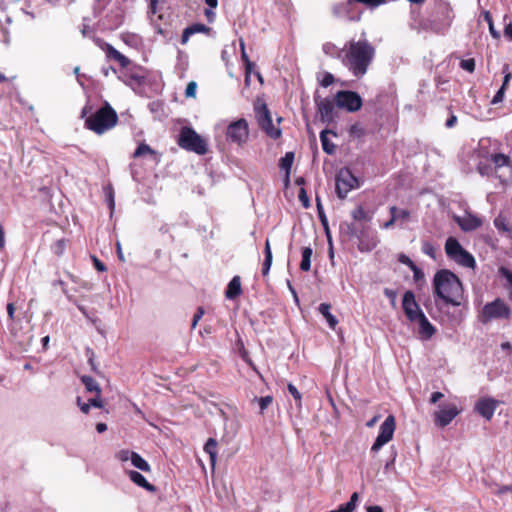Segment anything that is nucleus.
I'll use <instances>...</instances> for the list:
<instances>
[{
  "instance_id": "a211bd4d",
  "label": "nucleus",
  "mask_w": 512,
  "mask_h": 512,
  "mask_svg": "<svg viewBox=\"0 0 512 512\" xmlns=\"http://www.w3.org/2000/svg\"><path fill=\"white\" fill-rule=\"evenodd\" d=\"M241 277L235 275L227 285L225 290V297L229 300H234L242 294Z\"/></svg>"
},
{
  "instance_id": "864d4df0",
  "label": "nucleus",
  "mask_w": 512,
  "mask_h": 512,
  "mask_svg": "<svg viewBox=\"0 0 512 512\" xmlns=\"http://www.w3.org/2000/svg\"><path fill=\"white\" fill-rule=\"evenodd\" d=\"M203 315H204V308L200 306V307H198L196 313L193 316L192 325H191L192 329H194L197 326L199 320L202 318Z\"/></svg>"
},
{
  "instance_id": "aec40b11",
  "label": "nucleus",
  "mask_w": 512,
  "mask_h": 512,
  "mask_svg": "<svg viewBox=\"0 0 512 512\" xmlns=\"http://www.w3.org/2000/svg\"><path fill=\"white\" fill-rule=\"evenodd\" d=\"M457 222L461 229L464 231H472L482 225L481 219L471 214H467L462 218H458Z\"/></svg>"
},
{
  "instance_id": "e433bc0d",
  "label": "nucleus",
  "mask_w": 512,
  "mask_h": 512,
  "mask_svg": "<svg viewBox=\"0 0 512 512\" xmlns=\"http://www.w3.org/2000/svg\"><path fill=\"white\" fill-rule=\"evenodd\" d=\"M491 161L494 164L495 169L509 165V157L502 153L491 155Z\"/></svg>"
},
{
  "instance_id": "f3484780",
  "label": "nucleus",
  "mask_w": 512,
  "mask_h": 512,
  "mask_svg": "<svg viewBox=\"0 0 512 512\" xmlns=\"http://www.w3.org/2000/svg\"><path fill=\"white\" fill-rule=\"evenodd\" d=\"M103 50L105 51L107 58L118 62L121 68H127L130 65L131 61L111 44L105 43Z\"/></svg>"
},
{
  "instance_id": "052dcab7",
  "label": "nucleus",
  "mask_w": 512,
  "mask_h": 512,
  "mask_svg": "<svg viewBox=\"0 0 512 512\" xmlns=\"http://www.w3.org/2000/svg\"><path fill=\"white\" fill-rule=\"evenodd\" d=\"M422 250L425 254L431 256L432 258H435V251H434V247L429 244V243H424L423 244V247H422Z\"/></svg>"
},
{
  "instance_id": "de8ad7c7",
  "label": "nucleus",
  "mask_w": 512,
  "mask_h": 512,
  "mask_svg": "<svg viewBox=\"0 0 512 512\" xmlns=\"http://www.w3.org/2000/svg\"><path fill=\"white\" fill-rule=\"evenodd\" d=\"M197 83L195 81H190L185 89V97L194 98L196 95Z\"/></svg>"
},
{
  "instance_id": "39448f33",
  "label": "nucleus",
  "mask_w": 512,
  "mask_h": 512,
  "mask_svg": "<svg viewBox=\"0 0 512 512\" xmlns=\"http://www.w3.org/2000/svg\"><path fill=\"white\" fill-rule=\"evenodd\" d=\"M255 119L259 128L270 138L277 140L281 137V129L275 127L268 106L264 101L257 100L254 105Z\"/></svg>"
},
{
  "instance_id": "6e6552de",
  "label": "nucleus",
  "mask_w": 512,
  "mask_h": 512,
  "mask_svg": "<svg viewBox=\"0 0 512 512\" xmlns=\"http://www.w3.org/2000/svg\"><path fill=\"white\" fill-rule=\"evenodd\" d=\"M226 138L239 146L245 144L249 138L248 122L244 118L231 122L226 129Z\"/></svg>"
},
{
  "instance_id": "9d476101",
  "label": "nucleus",
  "mask_w": 512,
  "mask_h": 512,
  "mask_svg": "<svg viewBox=\"0 0 512 512\" xmlns=\"http://www.w3.org/2000/svg\"><path fill=\"white\" fill-rule=\"evenodd\" d=\"M395 428V417L393 415L387 416L380 426L379 434L371 447V452H378L385 444L392 440Z\"/></svg>"
},
{
  "instance_id": "5701e85b",
  "label": "nucleus",
  "mask_w": 512,
  "mask_h": 512,
  "mask_svg": "<svg viewBox=\"0 0 512 512\" xmlns=\"http://www.w3.org/2000/svg\"><path fill=\"white\" fill-rule=\"evenodd\" d=\"M147 155L150 156L156 162L159 161V154H158V152L155 151L154 149H152L148 144H146L144 142L140 143L138 145V147L134 151L132 157L133 158H140V157L147 156Z\"/></svg>"
},
{
  "instance_id": "4d7b16f0",
  "label": "nucleus",
  "mask_w": 512,
  "mask_h": 512,
  "mask_svg": "<svg viewBox=\"0 0 512 512\" xmlns=\"http://www.w3.org/2000/svg\"><path fill=\"white\" fill-rule=\"evenodd\" d=\"M398 261L406 266H408L410 269L414 267L416 264L405 254H400L398 257Z\"/></svg>"
},
{
  "instance_id": "4be33fe9",
  "label": "nucleus",
  "mask_w": 512,
  "mask_h": 512,
  "mask_svg": "<svg viewBox=\"0 0 512 512\" xmlns=\"http://www.w3.org/2000/svg\"><path fill=\"white\" fill-rule=\"evenodd\" d=\"M128 476L130 480L137 486L144 488L149 492H154L156 490L155 486L149 483L141 473L135 470H131L128 472Z\"/></svg>"
},
{
  "instance_id": "ddd939ff",
  "label": "nucleus",
  "mask_w": 512,
  "mask_h": 512,
  "mask_svg": "<svg viewBox=\"0 0 512 512\" xmlns=\"http://www.w3.org/2000/svg\"><path fill=\"white\" fill-rule=\"evenodd\" d=\"M498 405L499 401L490 397H483L476 402L474 410L486 420L490 421Z\"/></svg>"
},
{
  "instance_id": "bf43d9fd",
  "label": "nucleus",
  "mask_w": 512,
  "mask_h": 512,
  "mask_svg": "<svg viewBox=\"0 0 512 512\" xmlns=\"http://www.w3.org/2000/svg\"><path fill=\"white\" fill-rule=\"evenodd\" d=\"M90 406L96 407V408H102L103 402L101 400V395L96 394L94 398H91L89 400Z\"/></svg>"
},
{
  "instance_id": "1a4fd4ad",
  "label": "nucleus",
  "mask_w": 512,
  "mask_h": 512,
  "mask_svg": "<svg viewBox=\"0 0 512 512\" xmlns=\"http://www.w3.org/2000/svg\"><path fill=\"white\" fill-rule=\"evenodd\" d=\"M359 186L357 177L349 169H342L336 176V194L340 199H345L347 194Z\"/></svg>"
},
{
  "instance_id": "423d86ee",
  "label": "nucleus",
  "mask_w": 512,
  "mask_h": 512,
  "mask_svg": "<svg viewBox=\"0 0 512 512\" xmlns=\"http://www.w3.org/2000/svg\"><path fill=\"white\" fill-rule=\"evenodd\" d=\"M511 308L501 298H496L494 301L486 303L480 313V321L487 324L492 320L509 321L511 319Z\"/></svg>"
},
{
  "instance_id": "680f3d73",
  "label": "nucleus",
  "mask_w": 512,
  "mask_h": 512,
  "mask_svg": "<svg viewBox=\"0 0 512 512\" xmlns=\"http://www.w3.org/2000/svg\"><path fill=\"white\" fill-rule=\"evenodd\" d=\"M77 404L78 406L80 407V410L84 413V414H88L89 411H90V404L89 402L88 403H81V398L80 397H77Z\"/></svg>"
},
{
  "instance_id": "c85d7f7f",
  "label": "nucleus",
  "mask_w": 512,
  "mask_h": 512,
  "mask_svg": "<svg viewBox=\"0 0 512 512\" xmlns=\"http://www.w3.org/2000/svg\"><path fill=\"white\" fill-rule=\"evenodd\" d=\"M217 446V441L214 438H209L204 445V451L209 455L212 467L216 464Z\"/></svg>"
},
{
  "instance_id": "f257e3e1",
  "label": "nucleus",
  "mask_w": 512,
  "mask_h": 512,
  "mask_svg": "<svg viewBox=\"0 0 512 512\" xmlns=\"http://www.w3.org/2000/svg\"><path fill=\"white\" fill-rule=\"evenodd\" d=\"M375 53L374 46L368 40L352 39L337 51L336 58L353 76L362 78L372 64Z\"/></svg>"
},
{
  "instance_id": "774afa93",
  "label": "nucleus",
  "mask_w": 512,
  "mask_h": 512,
  "mask_svg": "<svg viewBox=\"0 0 512 512\" xmlns=\"http://www.w3.org/2000/svg\"><path fill=\"white\" fill-rule=\"evenodd\" d=\"M130 455H131V452L128 451V450H121L119 453H118V458L121 460V461H127L129 458H130Z\"/></svg>"
},
{
  "instance_id": "4468645a",
  "label": "nucleus",
  "mask_w": 512,
  "mask_h": 512,
  "mask_svg": "<svg viewBox=\"0 0 512 512\" xmlns=\"http://www.w3.org/2000/svg\"><path fill=\"white\" fill-rule=\"evenodd\" d=\"M458 414L459 410L456 405H447L435 413L434 422L436 426L444 428L449 425Z\"/></svg>"
},
{
  "instance_id": "9b49d317",
  "label": "nucleus",
  "mask_w": 512,
  "mask_h": 512,
  "mask_svg": "<svg viewBox=\"0 0 512 512\" xmlns=\"http://www.w3.org/2000/svg\"><path fill=\"white\" fill-rule=\"evenodd\" d=\"M315 104L317 108V113L320 117V121L325 124H330L334 121V109L335 105L333 101L326 97V98H315Z\"/></svg>"
},
{
  "instance_id": "c756f323",
  "label": "nucleus",
  "mask_w": 512,
  "mask_h": 512,
  "mask_svg": "<svg viewBox=\"0 0 512 512\" xmlns=\"http://www.w3.org/2000/svg\"><path fill=\"white\" fill-rule=\"evenodd\" d=\"M358 497V493L354 492L347 503L341 504L338 508L333 509L330 512H353L356 508Z\"/></svg>"
},
{
  "instance_id": "4c0bfd02",
  "label": "nucleus",
  "mask_w": 512,
  "mask_h": 512,
  "mask_svg": "<svg viewBox=\"0 0 512 512\" xmlns=\"http://www.w3.org/2000/svg\"><path fill=\"white\" fill-rule=\"evenodd\" d=\"M66 246H67V240L59 239L52 244L51 250L55 255L62 256L66 250Z\"/></svg>"
},
{
  "instance_id": "8fccbe9b",
  "label": "nucleus",
  "mask_w": 512,
  "mask_h": 512,
  "mask_svg": "<svg viewBox=\"0 0 512 512\" xmlns=\"http://www.w3.org/2000/svg\"><path fill=\"white\" fill-rule=\"evenodd\" d=\"M350 135H354L357 137H362L365 134L364 129L359 124H353L349 129Z\"/></svg>"
},
{
  "instance_id": "13d9d810",
  "label": "nucleus",
  "mask_w": 512,
  "mask_h": 512,
  "mask_svg": "<svg viewBox=\"0 0 512 512\" xmlns=\"http://www.w3.org/2000/svg\"><path fill=\"white\" fill-rule=\"evenodd\" d=\"M504 94H505L504 87H500V89L494 95L491 103L492 104H498V103L502 102L503 99H504Z\"/></svg>"
},
{
  "instance_id": "f704fd0d",
  "label": "nucleus",
  "mask_w": 512,
  "mask_h": 512,
  "mask_svg": "<svg viewBox=\"0 0 512 512\" xmlns=\"http://www.w3.org/2000/svg\"><path fill=\"white\" fill-rule=\"evenodd\" d=\"M494 225L498 230L505 232L511 231L512 227L508 221L507 216L504 213H500L494 220Z\"/></svg>"
},
{
  "instance_id": "c03bdc74",
  "label": "nucleus",
  "mask_w": 512,
  "mask_h": 512,
  "mask_svg": "<svg viewBox=\"0 0 512 512\" xmlns=\"http://www.w3.org/2000/svg\"><path fill=\"white\" fill-rule=\"evenodd\" d=\"M460 67L469 73H473L475 70V60L473 58L462 59L460 61Z\"/></svg>"
},
{
  "instance_id": "09e8293b",
  "label": "nucleus",
  "mask_w": 512,
  "mask_h": 512,
  "mask_svg": "<svg viewBox=\"0 0 512 512\" xmlns=\"http://www.w3.org/2000/svg\"><path fill=\"white\" fill-rule=\"evenodd\" d=\"M317 209H318V216H319V219L321 221V223L323 224V226L328 229V222H327V218H326V215L323 211V208H322V205H321V202H320V199L317 197Z\"/></svg>"
},
{
  "instance_id": "cd10ccee",
  "label": "nucleus",
  "mask_w": 512,
  "mask_h": 512,
  "mask_svg": "<svg viewBox=\"0 0 512 512\" xmlns=\"http://www.w3.org/2000/svg\"><path fill=\"white\" fill-rule=\"evenodd\" d=\"M453 261L467 268H474L476 265L474 257L465 249Z\"/></svg>"
},
{
  "instance_id": "79ce46f5",
  "label": "nucleus",
  "mask_w": 512,
  "mask_h": 512,
  "mask_svg": "<svg viewBox=\"0 0 512 512\" xmlns=\"http://www.w3.org/2000/svg\"><path fill=\"white\" fill-rule=\"evenodd\" d=\"M352 217L356 221L368 220L367 212L362 206H358L352 211Z\"/></svg>"
},
{
  "instance_id": "e2e57ef3",
  "label": "nucleus",
  "mask_w": 512,
  "mask_h": 512,
  "mask_svg": "<svg viewBox=\"0 0 512 512\" xmlns=\"http://www.w3.org/2000/svg\"><path fill=\"white\" fill-rule=\"evenodd\" d=\"M15 305L14 303H8L7 304V314H8V317L11 321H13L15 319Z\"/></svg>"
},
{
  "instance_id": "473e14b6",
  "label": "nucleus",
  "mask_w": 512,
  "mask_h": 512,
  "mask_svg": "<svg viewBox=\"0 0 512 512\" xmlns=\"http://www.w3.org/2000/svg\"><path fill=\"white\" fill-rule=\"evenodd\" d=\"M499 274L506 279L505 289L507 291L508 298L512 301V271L501 266L499 268Z\"/></svg>"
},
{
  "instance_id": "f8f14e48",
  "label": "nucleus",
  "mask_w": 512,
  "mask_h": 512,
  "mask_svg": "<svg viewBox=\"0 0 512 512\" xmlns=\"http://www.w3.org/2000/svg\"><path fill=\"white\" fill-rule=\"evenodd\" d=\"M402 308L405 316L410 322H415V319L418 317V313H423L415 299L414 293L411 290H408L404 293L402 299Z\"/></svg>"
},
{
  "instance_id": "dca6fc26",
  "label": "nucleus",
  "mask_w": 512,
  "mask_h": 512,
  "mask_svg": "<svg viewBox=\"0 0 512 512\" xmlns=\"http://www.w3.org/2000/svg\"><path fill=\"white\" fill-rule=\"evenodd\" d=\"M414 323L419 325V337L421 340H429L436 333V328L430 323L424 313H418Z\"/></svg>"
},
{
  "instance_id": "2eb2a0df",
  "label": "nucleus",
  "mask_w": 512,
  "mask_h": 512,
  "mask_svg": "<svg viewBox=\"0 0 512 512\" xmlns=\"http://www.w3.org/2000/svg\"><path fill=\"white\" fill-rule=\"evenodd\" d=\"M390 219L383 224L384 229H389L397 223H403L409 220L411 212L408 209H401L397 206H391L389 208Z\"/></svg>"
},
{
  "instance_id": "a878e982",
  "label": "nucleus",
  "mask_w": 512,
  "mask_h": 512,
  "mask_svg": "<svg viewBox=\"0 0 512 512\" xmlns=\"http://www.w3.org/2000/svg\"><path fill=\"white\" fill-rule=\"evenodd\" d=\"M264 255H265V258H264V261L262 264L261 272H262V275L264 277H266L269 274V271H270V268L272 265V260H273V255H272V250H271L269 239H266V241H265Z\"/></svg>"
},
{
  "instance_id": "3c124183",
  "label": "nucleus",
  "mask_w": 512,
  "mask_h": 512,
  "mask_svg": "<svg viewBox=\"0 0 512 512\" xmlns=\"http://www.w3.org/2000/svg\"><path fill=\"white\" fill-rule=\"evenodd\" d=\"M334 81H335L334 76H333L331 73L326 72V73L324 74V76H323V78H322V80H321L320 84H321V86H322V87H328V86H330L331 84H333V83H334Z\"/></svg>"
},
{
  "instance_id": "338daca9",
  "label": "nucleus",
  "mask_w": 512,
  "mask_h": 512,
  "mask_svg": "<svg viewBox=\"0 0 512 512\" xmlns=\"http://www.w3.org/2000/svg\"><path fill=\"white\" fill-rule=\"evenodd\" d=\"M160 2V0H150V3H149V12L152 13V14H156L157 11H158V3Z\"/></svg>"
},
{
  "instance_id": "5fc2aeb1",
  "label": "nucleus",
  "mask_w": 512,
  "mask_h": 512,
  "mask_svg": "<svg viewBox=\"0 0 512 512\" xmlns=\"http://www.w3.org/2000/svg\"><path fill=\"white\" fill-rule=\"evenodd\" d=\"M384 295L390 299L391 301V304L393 307H395L396 305V297H397V292L395 290H392V289H389V288H385L384 289Z\"/></svg>"
},
{
  "instance_id": "603ef678",
  "label": "nucleus",
  "mask_w": 512,
  "mask_h": 512,
  "mask_svg": "<svg viewBox=\"0 0 512 512\" xmlns=\"http://www.w3.org/2000/svg\"><path fill=\"white\" fill-rule=\"evenodd\" d=\"M91 259L93 261V265L95 267V269L99 272H104L107 270V267L106 265L100 260L98 259V257H96L95 255L91 256Z\"/></svg>"
},
{
  "instance_id": "a18cd8bd",
  "label": "nucleus",
  "mask_w": 512,
  "mask_h": 512,
  "mask_svg": "<svg viewBox=\"0 0 512 512\" xmlns=\"http://www.w3.org/2000/svg\"><path fill=\"white\" fill-rule=\"evenodd\" d=\"M298 199L304 208L310 207V199H309L306 189L304 187H300L299 192H298Z\"/></svg>"
},
{
  "instance_id": "37998d69",
  "label": "nucleus",
  "mask_w": 512,
  "mask_h": 512,
  "mask_svg": "<svg viewBox=\"0 0 512 512\" xmlns=\"http://www.w3.org/2000/svg\"><path fill=\"white\" fill-rule=\"evenodd\" d=\"M260 407V413L263 414L264 411L268 408L269 405L273 402V397L271 395L256 398Z\"/></svg>"
},
{
  "instance_id": "58836bf2",
  "label": "nucleus",
  "mask_w": 512,
  "mask_h": 512,
  "mask_svg": "<svg viewBox=\"0 0 512 512\" xmlns=\"http://www.w3.org/2000/svg\"><path fill=\"white\" fill-rule=\"evenodd\" d=\"M483 17L489 26V31H490V34L492 35V37H494L495 39H498L500 37V33L494 27L493 18L491 16V13L489 11H484Z\"/></svg>"
},
{
  "instance_id": "72a5a7b5",
  "label": "nucleus",
  "mask_w": 512,
  "mask_h": 512,
  "mask_svg": "<svg viewBox=\"0 0 512 512\" xmlns=\"http://www.w3.org/2000/svg\"><path fill=\"white\" fill-rule=\"evenodd\" d=\"M313 251L310 247H304L302 249V260L300 263V269L302 271H309L311 268V257H312Z\"/></svg>"
},
{
  "instance_id": "7ed1b4c3",
  "label": "nucleus",
  "mask_w": 512,
  "mask_h": 512,
  "mask_svg": "<svg viewBox=\"0 0 512 512\" xmlns=\"http://www.w3.org/2000/svg\"><path fill=\"white\" fill-rule=\"evenodd\" d=\"M118 120L116 110L108 102H105L96 112L85 118L84 125L86 129L102 135L114 128Z\"/></svg>"
},
{
  "instance_id": "20e7f679",
  "label": "nucleus",
  "mask_w": 512,
  "mask_h": 512,
  "mask_svg": "<svg viewBox=\"0 0 512 512\" xmlns=\"http://www.w3.org/2000/svg\"><path fill=\"white\" fill-rule=\"evenodd\" d=\"M177 144L182 149L198 155H205L208 152L207 141L189 126H184L180 129Z\"/></svg>"
},
{
  "instance_id": "b1692460",
  "label": "nucleus",
  "mask_w": 512,
  "mask_h": 512,
  "mask_svg": "<svg viewBox=\"0 0 512 512\" xmlns=\"http://www.w3.org/2000/svg\"><path fill=\"white\" fill-rule=\"evenodd\" d=\"M329 134H332L333 136H337L336 132L329 130V129H324L320 133V140H321L323 151L326 152L327 154L331 155L335 152L336 146L334 143H332L329 140V138H328Z\"/></svg>"
},
{
  "instance_id": "c9c22d12",
  "label": "nucleus",
  "mask_w": 512,
  "mask_h": 512,
  "mask_svg": "<svg viewBox=\"0 0 512 512\" xmlns=\"http://www.w3.org/2000/svg\"><path fill=\"white\" fill-rule=\"evenodd\" d=\"M240 50H241V59L245 64L246 75H249L252 71L254 63L250 61V59L246 53V50H245V42L242 39H240Z\"/></svg>"
},
{
  "instance_id": "f03ea898",
  "label": "nucleus",
  "mask_w": 512,
  "mask_h": 512,
  "mask_svg": "<svg viewBox=\"0 0 512 512\" xmlns=\"http://www.w3.org/2000/svg\"><path fill=\"white\" fill-rule=\"evenodd\" d=\"M434 295L445 304L460 306L464 299V289L459 277L447 269L438 270L433 277Z\"/></svg>"
},
{
  "instance_id": "69168bd1",
  "label": "nucleus",
  "mask_w": 512,
  "mask_h": 512,
  "mask_svg": "<svg viewBox=\"0 0 512 512\" xmlns=\"http://www.w3.org/2000/svg\"><path fill=\"white\" fill-rule=\"evenodd\" d=\"M444 397L443 393L441 392H433L431 394V397H430V403L431 404H435L437 403L440 399H442Z\"/></svg>"
},
{
  "instance_id": "6ab92c4d",
  "label": "nucleus",
  "mask_w": 512,
  "mask_h": 512,
  "mask_svg": "<svg viewBox=\"0 0 512 512\" xmlns=\"http://www.w3.org/2000/svg\"><path fill=\"white\" fill-rule=\"evenodd\" d=\"M211 30L210 27L206 26L202 23H195L187 28L184 29L182 36H181V43L186 44L190 38V36L196 34V33H209Z\"/></svg>"
},
{
  "instance_id": "ea45409f",
  "label": "nucleus",
  "mask_w": 512,
  "mask_h": 512,
  "mask_svg": "<svg viewBox=\"0 0 512 512\" xmlns=\"http://www.w3.org/2000/svg\"><path fill=\"white\" fill-rule=\"evenodd\" d=\"M411 271L413 272V280H414V282L418 286L422 285L423 282H424V278H425L424 272L417 265L412 267Z\"/></svg>"
},
{
  "instance_id": "0e129e2a",
  "label": "nucleus",
  "mask_w": 512,
  "mask_h": 512,
  "mask_svg": "<svg viewBox=\"0 0 512 512\" xmlns=\"http://www.w3.org/2000/svg\"><path fill=\"white\" fill-rule=\"evenodd\" d=\"M504 35L509 40H512V22L511 21L509 23L505 24Z\"/></svg>"
},
{
  "instance_id": "6e6d98bb",
  "label": "nucleus",
  "mask_w": 512,
  "mask_h": 512,
  "mask_svg": "<svg viewBox=\"0 0 512 512\" xmlns=\"http://www.w3.org/2000/svg\"><path fill=\"white\" fill-rule=\"evenodd\" d=\"M477 170L478 172L481 174V175H489L492 171V167L490 164H485V163H482L480 162L478 164V167H477Z\"/></svg>"
},
{
  "instance_id": "7c9ffc66",
  "label": "nucleus",
  "mask_w": 512,
  "mask_h": 512,
  "mask_svg": "<svg viewBox=\"0 0 512 512\" xmlns=\"http://www.w3.org/2000/svg\"><path fill=\"white\" fill-rule=\"evenodd\" d=\"M130 460L136 468H138L144 472L151 471V467L148 464V462L142 456H140L138 453L131 452Z\"/></svg>"
},
{
  "instance_id": "2f4dec72",
  "label": "nucleus",
  "mask_w": 512,
  "mask_h": 512,
  "mask_svg": "<svg viewBox=\"0 0 512 512\" xmlns=\"http://www.w3.org/2000/svg\"><path fill=\"white\" fill-rule=\"evenodd\" d=\"M81 382L88 392H94L95 394L101 395V388L93 377L84 375L81 377Z\"/></svg>"
},
{
  "instance_id": "412c9836",
  "label": "nucleus",
  "mask_w": 512,
  "mask_h": 512,
  "mask_svg": "<svg viewBox=\"0 0 512 512\" xmlns=\"http://www.w3.org/2000/svg\"><path fill=\"white\" fill-rule=\"evenodd\" d=\"M464 248L461 246L459 241L454 237H449L445 243V252L448 258L451 260L456 259L457 255L463 251Z\"/></svg>"
},
{
  "instance_id": "a19ab883",
  "label": "nucleus",
  "mask_w": 512,
  "mask_h": 512,
  "mask_svg": "<svg viewBox=\"0 0 512 512\" xmlns=\"http://www.w3.org/2000/svg\"><path fill=\"white\" fill-rule=\"evenodd\" d=\"M387 0H348V4H352L353 2L364 4L367 7L374 8L378 7L384 3H386Z\"/></svg>"
},
{
  "instance_id": "49530a36",
  "label": "nucleus",
  "mask_w": 512,
  "mask_h": 512,
  "mask_svg": "<svg viewBox=\"0 0 512 512\" xmlns=\"http://www.w3.org/2000/svg\"><path fill=\"white\" fill-rule=\"evenodd\" d=\"M287 389H288L289 393L293 396L295 401L298 403V405L300 406L301 401H302V395L298 391V389L292 383L288 384Z\"/></svg>"
},
{
  "instance_id": "bb28decb",
  "label": "nucleus",
  "mask_w": 512,
  "mask_h": 512,
  "mask_svg": "<svg viewBox=\"0 0 512 512\" xmlns=\"http://www.w3.org/2000/svg\"><path fill=\"white\" fill-rule=\"evenodd\" d=\"M318 309L322 316L326 319L329 327L334 330L338 324V320L330 312L331 305L328 303H321Z\"/></svg>"
},
{
  "instance_id": "393cba45",
  "label": "nucleus",
  "mask_w": 512,
  "mask_h": 512,
  "mask_svg": "<svg viewBox=\"0 0 512 512\" xmlns=\"http://www.w3.org/2000/svg\"><path fill=\"white\" fill-rule=\"evenodd\" d=\"M293 162H294V153L293 152H286V154L280 159V162H279L280 169L285 171L286 184L289 182L290 170L292 168Z\"/></svg>"
},
{
  "instance_id": "0eeeda50",
  "label": "nucleus",
  "mask_w": 512,
  "mask_h": 512,
  "mask_svg": "<svg viewBox=\"0 0 512 512\" xmlns=\"http://www.w3.org/2000/svg\"><path fill=\"white\" fill-rule=\"evenodd\" d=\"M335 104L338 108L348 112H357L361 109L363 101L361 96L350 90H341L335 94Z\"/></svg>"
}]
</instances>
